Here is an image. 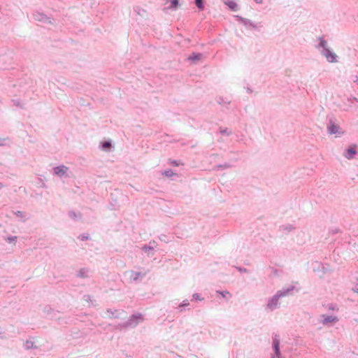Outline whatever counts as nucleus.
Here are the masks:
<instances>
[{"instance_id": "obj_1", "label": "nucleus", "mask_w": 358, "mask_h": 358, "mask_svg": "<svg viewBox=\"0 0 358 358\" xmlns=\"http://www.w3.org/2000/svg\"><path fill=\"white\" fill-rule=\"evenodd\" d=\"M324 55L326 57L327 60L330 62H336V55L335 53L331 52L329 50H325Z\"/></svg>"}, {"instance_id": "obj_2", "label": "nucleus", "mask_w": 358, "mask_h": 358, "mask_svg": "<svg viewBox=\"0 0 358 358\" xmlns=\"http://www.w3.org/2000/svg\"><path fill=\"white\" fill-rule=\"evenodd\" d=\"M143 320V317L141 314L134 315L130 317L129 324H136L140 322Z\"/></svg>"}, {"instance_id": "obj_3", "label": "nucleus", "mask_w": 358, "mask_h": 358, "mask_svg": "<svg viewBox=\"0 0 358 358\" xmlns=\"http://www.w3.org/2000/svg\"><path fill=\"white\" fill-rule=\"evenodd\" d=\"M67 170H68V168L66 166L62 165V166L55 167L54 169V172L56 175H57L59 176H62L63 175H64L66 173Z\"/></svg>"}, {"instance_id": "obj_4", "label": "nucleus", "mask_w": 358, "mask_h": 358, "mask_svg": "<svg viewBox=\"0 0 358 358\" xmlns=\"http://www.w3.org/2000/svg\"><path fill=\"white\" fill-rule=\"evenodd\" d=\"M356 145H354L352 146H350L347 150H346V154L345 155V156L348 158V159H352L353 158L354 155L357 153V151H356Z\"/></svg>"}, {"instance_id": "obj_5", "label": "nucleus", "mask_w": 358, "mask_h": 358, "mask_svg": "<svg viewBox=\"0 0 358 358\" xmlns=\"http://www.w3.org/2000/svg\"><path fill=\"white\" fill-rule=\"evenodd\" d=\"M329 133L330 134H339V127L333 122H330V125L328 128Z\"/></svg>"}, {"instance_id": "obj_6", "label": "nucleus", "mask_w": 358, "mask_h": 358, "mask_svg": "<svg viewBox=\"0 0 358 358\" xmlns=\"http://www.w3.org/2000/svg\"><path fill=\"white\" fill-rule=\"evenodd\" d=\"M225 4L227 5L229 8L234 11L238 10V6L235 1H228L225 2Z\"/></svg>"}, {"instance_id": "obj_7", "label": "nucleus", "mask_w": 358, "mask_h": 358, "mask_svg": "<svg viewBox=\"0 0 358 358\" xmlns=\"http://www.w3.org/2000/svg\"><path fill=\"white\" fill-rule=\"evenodd\" d=\"M273 345H274V349H275V352L276 355H279V354H280V348H279L280 343H279V340L277 338H275L273 340Z\"/></svg>"}, {"instance_id": "obj_8", "label": "nucleus", "mask_w": 358, "mask_h": 358, "mask_svg": "<svg viewBox=\"0 0 358 358\" xmlns=\"http://www.w3.org/2000/svg\"><path fill=\"white\" fill-rule=\"evenodd\" d=\"M195 3L199 10H203L204 9L203 0H195Z\"/></svg>"}, {"instance_id": "obj_9", "label": "nucleus", "mask_w": 358, "mask_h": 358, "mask_svg": "<svg viewBox=\"0 0 358 358\" xmlns=\"http://www.w3.org/2000/svg\"><path fill=\"white\" fill-rule=\"evenodd\" d=\"M217 293L221 294L222 296L224 298H230L231 296V294L227 291H224V292L217 291Z\"/></svg>"}, {"instance_id": "obj_10", "label": "nucleus", "mask_w": 358, "mask_h": 358, "mask_svg": "<svg viewBox=\"0 0 358 358\" xmlns=\"http://www.w3.org/2000/svg\"><path fill=\"white\" fill-rule=\"evenodd\" d=\"M171 3L170 8H176L178 5V0H169Z\"/></svg>"}, {"instance_id": "obj_11", "label": "nucleus", "mask_w": 358, "mask_h": 358, "mask_svg": "<svg viewBox=\"0 0 358 358\" xmlns=\"http://www.w3.org/2000/svg\"><path fill=\"white\" fill-rule=\"evenodd\" d=\"M278 300V296H275L271 301V303H269L268 304V306L272 308L273 306V304H274L275 306L276 305L277 303V301Z\"/></svg>"}, {"instance_id": "obj_12", "label": "nucleus", "mask_w": 358, "mask_h": 358, "mask_svg": "<svg viewBox=\"0 0 358 358\" xmlns=\"http://www.w3.org/2000/svg\"><path fill=\"white\" fill-rule=\"evenodd\" d=\"M163 175H164L166 177H171L174 175V173L171 170L166 171L163 173Z\"/></svg>"}, {"instance_id": "obj_13", "label": "nucleus", "mask_w": 358, "mask_h": 358, "mask_svg": "<svg viewBox=\"0 0 358 358\" xmlns=\"http://www.w3.org/2000/svg\"><path fill=\"white\" fill-rule=\"evenodd\" d=\"M336 320V317H328L324 320V323L331 322Z\"/></svg>"}, {"instance_id": "obj_14", "label": "nucleus", "mask_w": 358, "mask_h": 358, "mask_svg": "<svg viewBox=\"0 0 358 358\" xmlns=\"http://www.w3.org/2000/svg\"><path fill=\"white\" fill-rule=\"evenodd\" d=\"M110 143L109 142H105L103 144V148L104 149H108L110 148Z\"/></svg>"}, {"instance_id": "obj_15", "label": "nucleus", "mask_w": 358, "mask_h": 358, "mask_svg": "<svg viewBox=\"0 0 358 358\" xmlns=\"http://www.w3.org/2000/svg\"><path fill=\"white\" fill-rule=\"evenodd\" d=\"M201 57V55H195L194 57L191 56V57H189V59H192V60L199 59Z\"/></svg>"}, {"instance_id": "obj_16", "label": "nucleus", "mask_w": 358, "mask_h": 358, "mask_svg": "<svg viewBox=\"0 0 358 358\" xmlns=\"http://www.w3.org/2000/svg\"><path fill=\"white\" fill-rule=\"evenodd\" d=\"M193 298L195 299L196 300H199V301L203 300V299L200 298V296L198 294H194L193 295Z\"/></svg>"}, {"instance_id": "obj_17", "label": "nucleus", "mask_w": 358, "mask_h": 358, "mask_svg": "<svg viewBox=\"0 0 358 358\" xmlns=\"http://www.w3.org/2000/svg\"><path fill=\"white\" fill-rule=\"evenodd\" d=\"M172 164H173L175 166H178L179 165V164L178 162H176V161L172 162Z\"/></svg>"}, {"instance_id": "obj_18", "label": "nucleus", "mask_w": 358, "mask_h": 358, "mask_svg": "<svg viewBox=\"0 0 358 358\" xmlns=\"http://www.w3.org/2000/svg\"><path fill=\"white\" fill-rule=\"evenodd\" d=\"M16 239V237H13V238H9L8 240L10 241H15Z\"/></svg>"}, {"instance_id": "obj_19", "label": "nucleus", "mask_w": 358, "mask_h": 358, "mask_svg": "<svg viewBox=\"0 0 358 358\" xmlns=\"http://www.w3.org/2000/svg\"><path fill=\"white\" fill-rule=\"evenodd\" d=\"M255 1L257 3H262V1H263V0H255Z\"/></svg>"}, {"instance_id": "obj_20", "label": "nucleus", "mask_w": 358, "mask_h": 358, "mask_svg": "<svg viewBox=\"0 0 358 358\" xmlns=\"http://www.w3.org/2000/svg\"><path fill=\"white\" fill-rule=\"evenodd\" d=\"M17 215H19V216H21V215H22V212L18 211V212L17 213Z\"/></svg>"}, {"instance_id": "obj_21", "label": "nucleus", "mask_w": 358, "mask_h": 358, "mask_svg": "<svg viewBox=\"0 0 358 358\" xmlns=\"http://www.w3.org/2000/svg\"><path fill=\"white\" fill-rule=\"evenodd\" d=\"M322 46H323V47L324 46V42L322 43Z\"/></svg>"}, {"instance_id": "obj_22", "label": "nucleus", "mask_w": 358, "mask_h": 358, "mask_svg": "<svg viewBox=\"0 0 358 358\" xmlns=\"http://www.w3.org/2000/svg\"><path fill=\"white\" fill-rule=\"evenodd\" d=\"M3 187V185L1 183H0V187Z\"/></svg>"}]
</instances>
